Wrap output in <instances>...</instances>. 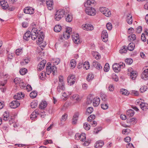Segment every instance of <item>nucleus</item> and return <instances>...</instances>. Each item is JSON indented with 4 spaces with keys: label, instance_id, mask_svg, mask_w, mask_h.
I'll return each instance as SVG.
<instances>
[{
    "label": "nucleus",
    "instance_id": "f257e3e1",
    "mask_svg": "<svg viewBox=\"0 0 148 148\" xmlns=\"http://www.w3.org/2000/svg\"><path fill=\"white\" fill-rule=\"evenodd\" d=\"M65 14V11L64 10L59 9L57 10L55 16V19L56 20L58 21L62 18Z\"/></svg>",
    "mask_w": 148,
    "mask_h": 148
},
{
    "label": "nucleus",
    "instance_id": "f03ea898",
    "mask_svg": "<svg viewBox=\"0 0 148 148\" xmlns=\"http://www.w3.org/2000/svg\"><path fill=\"white\" fill-rule=\"evenodd\" d=\"M46 69V73L48 75H49L52 72L53 74L56 71V68L54 66H53L51 67V65L50 63H48Z\"/></svg>",
    "mask_w": 148,
    "mask_h": 148
},
{
    "label": "nucleus",
    "instance_id": "7ed1b4c3",
    "mask_svg": "<svg viewBox=\"0 0 148 148\" xmlns=\"http://www.w3.org/2000/svg\"><path fill=\"white\" fill-rule=\"evenodd\" d=\"M128 74L130 76V79L132 80H134L137 76L136 71H134L131 68H128Z\"/></svg>",
    "mask_w": 148,
    "mask_h": 148
},
{
    "label": "nucleus",
    "instance_id": "20e7f679",
    "mask_svg": "<svg viewBox=\"0 0 148 148\" xmlns=\"http://www.w3.org/2000/svg\"><path fill=\"white\" fill-rule=\"evenodd\" d=\"M76 80L75 76L73 74L69 75L67 79L68 84L70 85H73L75 83Z\"/></svg>",
    "mask_w": 148,
    "mask_h": 148
},
{
    "label": "nucleus",
    "instance_id": "39448f33",
    "mask_svg": "<svg viewBox=\"0 0 148 148\" xmlns=\"http://www.w3.org/2000/svg\"><path fill=\"white\" fill-rule=\"evenodd\" d=\"M100 11L107 17H110L111 15V12L110 10L105 7H102L100 8Z\"/></svg>",
    "mask_w": 148,
    "mask_h": 148
},
{
    "label": "nucleus",
    "instance_id": "423d86ee",
    "mask_svg": "<svg viewBox=\"0 0 148 148\" xmlns=\"http://www.w3.org/2000/svg\"><path fill=\"white\" fill-rule=\"evenodd\" d=\"M144 70L141 75V78L145 80L148 79V66H145L143 68Z\"/></svg>",
    "mask_w": 148,
    "mask_h": 148
},
{
    "label": "nucleus",
    "instance_id": "0eeeda50",
    "mask_svg": "<svg viewBox=\"0 0 148 148\" xmlns=\"http://www.w3.org/2000/svg\"><path fill=\"white\" fill-rule=\"evenodd\" d=\"M85 11L86 14L90 16H94L96 14L95 10L92 7L86 8Z\"/></svg>",
    "mask_w": 148,
    "mask_h": 148
},
{
    "label": "nucleus",
    "instance_id": "6e6552de",
    "mask_svg": "<svg viewBox=\"0 0 148 148\" xmlns=\"http://www.w3.org/2000/svg\"><path fill=\"white\" fill-rule=\"evenodd\" d=\"M96 4V2L94 0H88L84 3V6L86 8L93 6Z\"/></svg>",
    "mask_w": 148,
    "mask_h": 148
},
{
    "label": "nucleus",
    "instance_id": "1a4fd4ad",
    "mask_svg": "<svg viewBox=\"0 0 148 148\" xmlns=\"http://www.w3.org/2000/svg\"><path fill=\"white\" fill-rule=\"evenodd\" d=\"M82 28L84 29L87 31H92L94 29V27L90 24H83L82 26Z\"/></svg>",
    "mask_w": 148,
    "mask_h": 148
},
{
    "label": "nucleus",
    "instance_id": "9d476101",
    "mask_svg": "<svg viewBox=\"0 0 148 148\" xmlns=\"http://www.w3.org/2000/svg\"><path fill=\"white\" fill-rule=\"evenodd\" d=\"M65 84L63 83H58V85L57 87V91L59 93H62L65 90Z\"/></svg>",
    "mask_w": 148,
    "mask_h": 148
},
{
    "label": "nucleus",
    "instance_id": "9b49d317",
    "mask_svg": "<svg viewBox=\"0 0 148 148\" xmlns=\"http://www.w3.org/2000/svg\"><path fill=\"white\" fill-rule=\"evenodd\" d=\"M108 35L106 30H103L101 33V38L102 40L104 42H106L108 40Z\"/></svg>",
    "mask_w": 148,
    "mask_h": 148
},
{
    "label": "nucleus",
    "instance_id": "f8f14e48",
    "mask_svg": "<svg viewBox=\"0 0 148 148\" xmlns=\"http://www.w3.org/2000/svg\"><path fill=\"white\" fill-rule=\"evenodd\" d=\"M8 0H1L0 2V4L2 9H6L9 7L8 4L7 3Z\"/></svg>",
    "mask_w": 148,
    "mask_h": 148
},
{
    "label": "nucleus",
    "instance_id": "ddd939ff",
    "mask_svg": "<svg viewBox=\"0 0 148 148\" xmlns=\"http://www.w3.org/2000/svg\"><path fill=\"white\" fill-rule=\"evenodd\" d=\"M24 12L26 14H32L34 12V9L32 7H27L25 8Z\"/></svg>",
    "mask_w": 148,
    "mask_h": 148
},
{
    "label": "nucleus",
    "instance_id": "4468645a",
    "mask_svg": "<svg viewBox=\"0 0 148 148\" xmlns=\"http://www.w3.org/2000/svg\"><path fill=\"white\" fill-rule=\"evenodd\" d=\"M46 62L45 60H43L40 62L38 66V69L39 71H41L44 69Z\"/></svg>",
    "mask_w": 148,
    "mask_h": 148
},
{
    "label": "nucleus",
    "instance_id": "2eb2a0df",
    "mask_svg": "<svg viewBox=\"0 0 148 148\" xmlns=\"http://www.w3.org/2000/svg\"><path fill=\"white\" fill-rule=\"evenodd\" d=\"M20 104L19 102L17 100L13 101L10 103V106L12 108H15L18 106Z\"/></svg>",
    "mask_w": 148,
    "mask_h": 148
},
{
    "label": "nucleus",
    "instance_id": "dca6fc26",
    "mask_svg": "<svg viewBox=\"0 0 148 148\" xmlns=\"http://www.w3.org/2000/svg\"><path fill=\"white\" fill-rule=\"evenodd\" d=\"M72 38L75 43L78 44L80 42V40L79 35L78 34H76L75 35L72 36Z\"/></svg>",
    "mask_w": 148,
    "mask_h": 148
},
{
    "label": "nucleus",
    "instance_id": "f3484780",
    "mask_svg": "<svg viewBox=\"0 0 148 148\" xmlns=\"http://www.w3.org/2000/svg\"><path fill=\"white\" fill-rule=\"evenodd\" d=\"M100 100L99 97H95L93 100V105L94 106H97L99 104Z\"/></svg>",
    "mask_w": 148,
    "mask_h": 148
},
{
    "label": "nucleus",
    "instance_id": "a211bd4d",
    "mask_svg": "<svg viewBox=\"0 0 148 148\" xmlns=\"http://www.w3.org/2000/svg\"><path fill=\"white\" fill-rule=\"evenodd\" d=\"M71 100L76 101L77 102L80 101L81 100L78 94H75L73 95L70 97Z\"/></svg>",
    "mask_w": 148,
    "mask_h": 148
},
{
    "label": "nucleus",
    "instance_id": "6ab92c4d",
    "mask_svg": "<svg viewBox=\"0 0 148 148\" xmlns=\"http://www.w3.org/2000/svg\"><path fill=\"white\" fill-rule=\"evenodd\" d=\"M24 96V94L22 92H19L16 95L14 96V99L17 100H19L21 98H23Z\"/></svg>",
    "mask_w": 148,
    "mask_h": 148
},
{
    "label": "nucleus",
    "instance_id": "aec40b11",
    "mask_svg": "<svg viewBox=\"0 0 148 148\" xmlns=\"http://www.w3.org/2000/svg\"><path fill=\"white\" fill-rule=\"evenodd\" d=\"M47 7L48 9L50 10H51L53 7V2L52 0H48L46 2Z\"/></svg>",
    "mask_w": 148,
    "mask_h": 148
},
{
    "label": "nucleus",
    "instance_id": "412c9836",
    "mask_svg": "<svg viewBox=\"0 0 148 148\" xmlns=\"http://www.w3.org/2000/svg\"><path fill=\"white\" fill-rule=\"evenodd\" d=\"M104 142L101 140L97 141L95 144V147L96 148H100L103 145Z\"/></svg>",
    "mask_w": 148,
    "mask_h": 148
},
{
    "label": "nucleus",
    "instance_id": "4be33fe9",
    "mask_svg": "<svg viewBox=\"0 0 148 148\" xmlns=\"http://www.w3.org/2000/svg\"><path fill=\"white\" fill-rule=\"evenodd\" d=\"M112 68L115 72H118L120 71L121 69L119 64L116 63L112 65Z\"/></svg>",
    "mask_w": 148,
    "mask_h": 148
},
{
    "label": "nucleus",
    "instance_id": "5701e85b",
    "mask_svg": "<svg viewBox=\"0 0 148 148\" xmlns=\"http://www.w3.org/2000/svg\"><path fill=\"white\" fill-rule=\"evenodd\" d=\"M127 21L128 24L130 25L132 24V23L133 19L132 16L130 14L128 13L127 16Z\"/></svg>",
    "mask_w": 148,
    "mask_h": 148
},
{
    "label": "nucleus",
    "instance_id": "b1692460",
    "mask_svg": "<svg viewBox=\"0 0 148 148\" xmlns=\"http://www.w3.org/2000/svg\"><path fill=\"white\" fill-rule=\"evenodd\" d=\"M140 106L143 110L145 111L148 109V104L146 103L142 102L140 103Z\"/></svg>",
    "mask_w": 148,
    "mask_h": 148
},
{
    "label": "nucleus",
    "instance_id": "393cba45",
    "mask_svg": "<svg viewBox=\"0 0 148 148\" xmlns=\"http://www.w3.org/2000/svg\"><path fill=\"white\" fill-rule=\"evenodd\" d=\"M92 65L94 67L97 69L100 70L102 68V67L100 64L96 61L93 62Z\"/></svg>",
    "mask_w": 148,
    "mask_h": 148
},
{
    "label": "nucleus",
    "instance_id": "a878e982",
    "mask_svg": "<svg viewBox=\"0 0 148 148\" xmlns=\"http://www.w3.org/2000/svg\"><path fill=\"white\" fill-rule=\"evenodd\" d=\"M79 115V114L78 112H76L73 116L72 121V123L73 124H75L76 123Z\"/></svg>",
    "mask_w": 148,
    "mask_h": 148
},
{
    "label": "nucleus",
    "instance_id": "bb28decb",
    "mask_svg": "<svg viewBox=\"0 0 148 148\" xmlns=\"http://www.w3.org/2000/svg\"><path fill=\"white\" fill-rule=\"evenodd\" d=\"M14 82L16 84H19L20 86L23 87V83L21 81L20 78H15L14 80Z\"/></svg>",
    "mask_w": 148,
    "mask_h": 148
},
{
    "label": "nucleus",
    "instance_id": "cd10ccee",
    "mask_svg": "<svg viewBox=\"0 0 148 148\" xmlns=\"http://www.w3.org/2000/svg\"><path fill=\"white\" fill-rule=\"evenodd\" d=\"M30 32L29 31H27L25 33L23 38L25 40L27 41L30 38Z\"/></svg>",
    "mask_w": 148,
    "mask_h": 148
},
{
    "label": "nucleus",
    "instance_id": "c85d7f7f",
    "mask_svg": "<svg viewBox=\"0 0 148 148\" xmlns=\"http://www.w3.org/2000/svg\"><path fill=\"white\" fill-rule=\"evenodd\" d=\"M47 104L46 101L42 102L39 105V108L41 109H44L47 106Z\"/></svg>",
    "mask_w": 148,
    "mask_h": 148
},
{
    "label": "nucleus",
    "instance_id": "c756f323",
    "mask_svg": "<svg viewBox=\"0 0 148 148\" xmlns=\"http://www.w3.org/2000/svg\"><path fill=\"white\" fill-rule=\"evenodd\" d=\"M127 115L129 117L132 116L134 114V111L132 109L128 110L126 111Z\"/></svg>",
    "mask_w": 148,
    "mask_h": 148
},
{
    "label": "nucleus",
    "instance_id": "7c9ffc66",
    "mask_svg": "<svg viewBox=\"0 0 148 148\" xmlns=\"http://www.w3.org/2000/svg\"><path fill=\"white\" fill-rule=\"evenodd\" d=\"M127 48L126 46H123L119 50V52L121 54L126 53L127 51Z\"/></svg>",
    "mask_w": 148,
    "mask_h": 148
},
{
    "label": "nucleus",
    "instance_id": "2f4dec72",
    "mask_svg": "<svg viewBox=\"0 0 148 148\" xmlns=\"http://www.w3.org/2000/svg\"><path fill=\"white\" fill-rule=\"evenodd\" d=\"M135 47V45L133 43H130L128 46V47H127V49L130 51H133Z\"/></svg>",
    "mask_w": 148,
    "mask_h": 148
},
{
    "label": "nucleus",
    "instance_id": "473e14b6",
    "mask_svg": "<svg viewBox=\"0 0 148 148\" xmlns=\"http://www.w3.org/2000/svg\"><path fill=\"white\" fill-rule=\"evenodd\" d=\"M80 137L79 139L82 142L85 141L86 140V134L84 133H82L81 134H80Z\"/></svg>",
    "mask_w": 148,
    "mask_h": 148
},
{
    "label": "nucleus",
    "instance_id": "72a5a7b5",
    "mask_svg": "<svg viewBox=\"0 0 148 148\" xmlns=\"http://www.w3.org/2000/svg\"><path fill=\"white\" fill-rule=\"evenodd\" d=\"M70 64L71 67L72 68V69L74 68L76 66V62L74 60H71Z\"/></svg>",
    "mask_w": 148,
    "mask_h": 148
},
{
    "label": "nucleus",
    "instance_id": "f704fd0d",
    "mask_svg": "<svg viewBox=\"0 0 148 148\" xmlns=\"http://www.w3.org/2000/svg\"><path fill=\"white\" fill-rule=\"evenodd\" d=\"M62 27L60 25H56L54 28V31L56 32H59L61 30Z\"/></svg>",
    "mask_w": 148,
    "mask_h": 148
},
{
    "label": "nucleus",
    "instance_id": "c9c22d12",
    "mask_svg": "<svg viewBox=\"0 0 148 148\" xmlns=\"http://www.w3.org/2000/svg\"><path fill=\"white\" fill-rule=\"evenodd\" d=\"M6 81L4 80L3 82H1L0 83V85L1 86H2L1 87H0V89H2L1 91L2 92H4V91L5 90V89L3 87L6 84Z\"/></svg>",
    "mask_w": 148,
    "mask_h": 148
},
{
    "label": "nucleus",
    "instance_id": "e433bc0d",
    "mask_svg": "<svg viewBox=\"0 0 148 148\" xmlns=\"http://www.w3.org/2000/svg\"><path fill=\"white\" fill-rule=\"evenodd\" d=\"M136 38V36L134 34H132L128 36V40H130V41H134Z\"/></svg>",
    "mask_w": 148,
    "mask_h": 148
},
{
    "label": "nucleus",
    "instance_id": "4c0bfd02",
    "mask_svg": "<svg viewBox=\"0 0 148 148\" xmlns=\"http://www.w3.org/2000/svg\"><path fill=\"white\" fill-rule=\"evenodd\" d=\"M37 93L36 92L34 91L30 93L29 95L32 98H34L37 96Z\"/></svg>",
    "mask_w": 148,
    "mask_h": 148
},
{
    "label": "nucleus",
    "instance_id": "58836bf2",
    "mask_svg": "<svg viewBox=\"0 0 148 148\" xmlns=\"http://www.w3.org/2000/svg\"><path fill=\"white\" fill-rule=\"evenodd\" d=\"M72 18H73L72 15L69 14H68L65 18L66 21L68 22H71L72 21Z\"/></svg>",
    "mask_w": 148,
    "mask_h": 148
},
{
    "label": "nucleus",
    "instance_id": "ea45409f",
    "mask_svg": "<svg viewBox=\"0 0 148 148\" xmlns=\"http://www.w3.org/2000/svg\"><path fill=\"white\" fill-rule=\"evenodd\" d=\"M27 69L25 68H22L19 71L20 73L22 75H25L27 73Z\"/></svg>",
    "mask_w": 148,
    "mask_h": 148
},
{
    "label": "nucleus",
    "instance_id": "a19ab883",
    "mask_svg": "<svg viewBox=\"0 0 148 148\" xmlns=\"http://www.w3.org/2000/svg\"><path fill=\"white\" fill-rule=\"evenodd\" d=\"M38 40L37 41V43L38 44H42L41 45L43 46V47H45V46L46 45V44H44L43 45L42 44L43 39L41 38H40V37H39V36H38Z\"/></svg>",
    "mask_w": 148,
    "mask_h": 148
},
{
    "label": "nucleus",
    "instance_id": "79ce46f5",
    "mask_svg": "<svg viewBox=\"0 0 148 148\" xmlns=\"http://www.w3.org/2000/svg\"><path fill=\"white\" fill-rule=\"evenodd\" d=\"M120 92L121 94L123 95H128V91L127 90L124 89H121Z\"/></svg>",
    "mask_w": 148,
    "mask_h": 148
},
{
    "label": "nucleus",
    "instance_id": "37998d69",
    "mask_svg": "<svg viewBox=\"0 0 148 148\" xmlns=\"http://www.w3.org/2000/svg\"><path fill=\"white\" fill-rule=\"evenodd\" d=\"M90 67V64L88 62H85L83 65V67L86 69V70L89 69Z\"/></svg>",
    "mask_w": 148,
    "mask_h": 148
},
{
    "label": "nucleus",
    "instance_id": "c03bdc74",
    "mask_svg": "<svg viewBox=\"0 0 148 148\" xmlns=\"http://www.w3.org/2000/svg\"><path fill=\"white\" fill-rule=\"evenodd\" d=\"M101 106V108L103 110L107 109L108 107V104L105 103H102Z\"/></svg>",
    "mask_w": 148,
    "mask_h": 148
},
{
    "label": "nucleus",
    "instance_id": "a18cd8bd",
    "mask_svg": "<svg viewBox=\"0 0 148 148\" xmlns=\"http://www.w3.org/2000/svg\"><path fill=\"white\" fill-rule=\"evenodd\" d=\"M94 78V75L92 74H89L86 78L87 81H89L90 80H91L93 79Z\"/></svg>",
    "mask_w": 148,
    "mask_h": 148
},
{
    "label": "nucleus",
    "instance_id": "49530a36",
    "mask_svg": "<svg viewBox=\"0 0 148 148\" xmlns=\"http://www.w3.org/2000/svg\"><path fill=\"white\" fill-rule=\"evenodd\" d=\"M29 61L30 60L28 58H27L24 60V61L21 62V65H23L25 64H25H27L28 63Z\"/></svg>",
    "mask_w": 148,
    "mask_h": 148
},
{
    "label": "nucleus",
    "instance_id": "de8ad7c7",
    "mask_svg": "<svg viewBox=\"0 0 148 148\" xmlns=\"http://www.w3.org/2000/svg\"><path fill=\"white\" fill-rule=\"evenodd\" d=\"M84 127L86 130H88L90 129V126L88 123H84Z\"/></svg>",
    "mask_w": 148,
    "mask_h": 148
},
{
    "label": "nucleus",
    "instance_id": "09e8293b",
    "mask_svg": "<svg viewBox=\"0 0 148 148\" xmlns=\"http://www.w3.org/2000/svg\"><path fill=\"white\" fill-rule=\"evenodd\" d=\"M110 69L109 65L108 63L105 64L104 68V70L105 72H107L109 71Z\"/></svg>",
    "mask_w": 148,
    "mask_h": 148
},
{
    "label": "nucleus",
    "instance_id": "8fccbe9b",
    "mask_svg": "<svg viewBox=\"0 0 148 148\" xmlns=\"http://www.w3.org/2000/svg\"><path fill=\"white\" fill-rule=\"evenodd\" d=\"M38 34H31V37L32 39L33 40H35L36 39L37 37H38Z\"/></svg>",
    "mask_w": 148,
    "mask_h": 148
},
{
    "label": "nucleus",
    "instance_id": "3c124183",
    "mask_svg": "<svg viewBox=\"0 0 148 148\" xmlns=\"http://www.w3.org/2000/svg\"><path fill=\"white\" fill-rule=\"evenodd\" d=\"M130 130L129 129H126L123 130L122 132L123 134L125 135H127L129 133Z\"/></svg>",
    "mask_w": 148,
    "mask_h": 148
},
{
    "label": "nucleus",
    "instance_id": "603ef678",
    "mask_svg": "<svg viewBox=\"0 0 148 148\" xmlns=\"http://www.w3.org/2000/svg\"><path fill=\"white\" fill-rule=\"evenodd\" d=\"M9 114L7 113V112H5L3 114V119L5 121H6L8 119Z\"/></svg>",
    "mask_w": 148,
    "mask_h": 148
},
{
    "label": "nucleus",
    "instance_id": "864d4df0",
    "mask_svg": "<svg viewBox=\"0 0 148 148\" xmlns=\"http://www.w3.org/2000/svg\"><path fill=\"white\" fill-rule=\"evenodd\" d=\"M36 112H33L30 116V119L32 120L35 119L37 117Z\"/></svg>",
    "mask_w": 148,
    "mask_h": 148
},
{
    "label": "nucleus",
    "instance_id": "5fc2aeb1",
    "mask_svg": "<svg viewBox=\"0 0 148 148\" xmlns=\"http://www.w3.org/2000/svg\"><path fill=\"white\" fill-rule=\"evenodd\" d=\"M46 72H42L40 74V79L42 80H43L46 77Z\"/></svg>",
    "mask_w": 148,
    "mask_h": 148
},
{
    "label": "nucleus",
    "instance_id": "6e6d98bb",
    "mask_svg": "<svg viewBox=\"0 0 148 148\" xmlns=\"http://www.w3.org/2000/svg\"><path fill=\"white\" fill-rule=\"evenodd\" d=\"M84 143L83 144V145L84 146H88L91 142V140H86L84 141Z\"/></svg>",
    "mask_w": 148,
    "mask_h": 148
},
{
    "label": "nucleus",
    "instance_id": "4d7b16f0",
    "mask_svg": "<svg viewBox=\"0 0 148 148\" xmlns=\"http://www.w3.org/2000/svg\"><path fill=\"white\" fill-rule=\"evenodd\" d=\"M31 34H38L37 29L36 28H33L31 32H30Z\"/></svg>",
    "mask_w": 148,
    "mask_h": 148
},
{
    "label": "nucleus",
    "instance_id": "13d9d810",
    "mask_svg": "<svg viewBox=\"0 0 148 148\" xmlns=\"http://www.w3.org/2000/svg\"><path fill=\"white\" fill-rule=\"evenodd\" d=\"M66 31L65 33L66 34L68 33L70 34H71L72 28L69 27H67L66 28Z\"/></svg>",
    "mask_w": 148,
    "mask_h": 148
},
{
    "label": "nucleus",
    "instance_id": "bf43d9fd",
    "mask_svg": "<svg viewBox=\"0 0 148 148\" xmlns=\"http://www.w3.org/2000/svg\"><path fill=\"white\" fill-rule=\"evenodd\" d=\"M147 87L146 86H143L141 87L140 89V91L141 92H144L147 90Z\"/></svg>",
    "mask_w": 148,
    "mask_h": 148
},
{
    "label": "nucleus",
    "instance_id": "052dcab7",
    "mask_svg": "<svg viewBox=\"0 0 148 148\" xmlns=\"http://www.w3.org/2000/svg\"><path fill=\"white\" fill-rule=\"evenodd\" d=\"M93 111V108L92 107H90L87 108L86 112L89 114H91Z\"/></svg>",
    "mask_w": 148,
    "mask_h": 148
},
{
    "label": "nucleus",
    "instance_id": "680f3d73",
    "mask_svg": "<svg viewBox=\"0 0 148 148\" xmlns=\"http://www.w3.org/2000/svg\"><path fill=\"white\" fill-rule=\"evenodd\" d=\"M100 97L103 101H105L106 100L107 98L106 95L103 94H101Z\"/></svg>",
    "mask_w": 148,
    "mask_h": 148
},
{
    "label": "nucleus",
    "instance_id": "e2e57ef3",
    "mask_svg": "<svg viewBox=\"0 0 148 148\" xmlns=\"http://www.w3.org/2000/svg\"><path fill=\"white\" fill-rule=\"evenodd\" d=\"M125 62L127 64H130L132 63L133 60L130 58H128L125 60Z\"/></svg>",
    "mask_w": 148,
    "mask_h": 148
},
{
    "label": "nucleus",
    "instance_id": "0e129e2a",
    "mask_svg": "<svg viewBox=\"0 0 148 148\" xmlns=\"http://www.w3.org/2000/svg\"><path fill=\"white\" fill-rule=\"evenodd\" d=\"M106 26L107 29L109 30H111L112 28V25L110 23H108L106 25Z\"/></svg>",
    "mask_w": 148,
    "mask_h": 148
},
{
    "label": "nucleus",
    "instance_id": "69168bd1",
    "mask_svg": "<svg viewBox=\"0 0 148 148\" xmlns=\"http://www.w3.org/2000/svg\"><path fill=\"white\" fill-rule=\"evenodd\" d=\"M22 49H17L15 51V53L16 54L17 56H19L20 54L22 52Z\"/></svg>",
    "mask_w": 148,
    "mask_h": 148
},
{
    "label": "nucleus",
    "instance_id": "338daca9",
    "mask_svg": "<svg viewBox=\"0 0 148 148\" xmlns=\"http://www.w3.org/2000/svg\"><path fill=\"white\" fill-rule=\"evenodd\" d=\"M30 106L32 108H35L37 106V103L35 101H33L31 103Z\"/></svg>",
    "mask_w": 148,
    "mask_h": 148
},
{
    "label": "nucleus",
    "instance_id": "774afa93",
    "mask_svg": "<svg viewBox=\"0 0 148 148\" xmlns=\"http://www.w3.org/2000/svg\"><path fill=\"white\" fill-rule=\"evenodd\" d=\"M126 147L127 148H134V147L133 144L130 143L127 144L126 145Z\"/></svg>",
    "mask_w": 148,
    "mask_h": 148
}]
</instances>
